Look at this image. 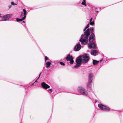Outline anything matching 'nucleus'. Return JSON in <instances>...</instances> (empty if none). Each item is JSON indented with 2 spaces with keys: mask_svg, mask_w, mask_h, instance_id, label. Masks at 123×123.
Segmentation results:
<instances>
[{
  "mask_svg": "<svg viewBox=\"0 0 123 123\" xmlns=\"http://www.w3.org/2000/svg\"><path fill=\"white\" fill-rule=\"evenodd\" d=\"M94 30L93 27H91L87 29L86 31L84 33L83 36L82 35L79 41H80L82 44L84 45L86 44L88 41V38L89 35H90V32H92Z\"/></svg>",
  "mask_w": 123,
  "mask_h": 123,
  "instance_id": "obj_1",
  "label": "nucleus"
},
{
  "mask_svg": "<svg viewBox=\"0 0 123 123\" xmlns=\"http://www.w3.org/2000/svg\"><path fill=\"white\" fill-rule=\"evenodd\" d=\"M89 57L88 55L85 54L82 56H80L76 60V64L74 67V68L79 67L81 65V63H85L88 61Z\"/></svg>",
  "mask_w": 123,
  "mask_h": 123,
  "instance_id": "obj_2",
  "label": "nucleus"
},
{
  "mask_svg": "<svg viewBox=\"0 0 123 123\" xmlns=\"http://www.w3.org/2000/svg\"><path fill=\"white\" fill-rule=\"evenodd\" d=\"M23 11L24 12H22L20 15V17L21 18H22L19 19L17 18L16 20L17 22L22 21L25 18L26 16L27 13V12L25 9H23Z\"/></svg>",
  "mask_w": 123,
  "mask_h": 123,
  "instance_id": "obj_3",
  "label": "nucleus"
},
{
  "mask_svg": "<svg viewBox=\"0 0 123 123\" xmlns=\"http://www.w3.org/2000/svg\"><path fill=\"white\" fill-rule=\"evenodd\" d=\"M77 91L79 93L85 95H87L88 94L87 91L84 88L81 86L78 87Z\"/></svg>",
  "mask_w": 123,
  "mask_h": 123,
  "instance_id": "obj_4",
  "label": "nucleus"
},
{
  "mask_svg": "<svg viewBox=\"0 0 123 123\" xmlns=\"http://www.w3.org/2000/svg\"><path fill=\"white\" fill-rule=\"evenodd\" d=\"M98 106L101 110L106 111H109L110 110V109L109 107L103 105L101 104H98Z\"/></svg>",
  "mask_w": 123,
  "mask_h": 123,
  "instance_id": "obj_5",
  "label": "nucleus"
},
{
  "mask_svg": "<svg viewBox=\"0 0 123 123\" xmlns=\"http://www.w3.org/2000/svg\"><path fill=\"white\" fill-rule=\"evenodd\" d=\"M93 76V74L92 73H90L89 74V80L87 83V86L89 88H90L91 85V83L92 82V80L93 79L92 77Z\"/></svg>",
  "mask_w": 123,
  "mask_h": 123,
  "instance_id": "obj_6",
  "label": "nucleus"
},
{
  "mask_svg": "<svg viewBox=\"0 0 123 123\" xmlns=\"http://www.w3.org/2000/svg\"><path fill=\"white\" fill-rule=\"evenodd\" d=\"M66 59L68 61H70V63L73 64L74 62L73 60V57L72 55L69 54L66 57Z\"/></svg>",
  "mask_w": 123,
  "mask_h": 123,
  "instance_id": "obj_7",
  "label": "nucleus"
},
{
  "mask_svg": "<svg viewBox=\"0 0 123 123\" xmlns=\"http://www.w3.org/2000/svg\"><path fill=\"white\" fill-rule=\"evenodd\" d=\"M81 48V46L79 43H77L74 48V50L75 51H77L80 50Z\"/></svg>",
  "mask_w": 123,
  "mask_h": 123,
  "instance_id": "obj_8",
  "label": "nucleus"
},
{
  "mask_svg": "<svg viewBox=\"0 0 123 123\" xmlns=\"http://www.w3.org/2000/svg\"><path fill=\"white\" fill-rule=\"evenodd\" d=\"M95 39L94 34L93 33H92L90 36L89 40V41L90 42H92L93 40H94Z\"/></svg>",
  "mask_w": 123,
  "mask_h": 123,
  "instance_id": "obj_9",
  "label": "nucleus"
},
{
  "mask_svg": "<svg viewBox=\"0 0 123 123\" xmlns=\"http://www.w3.org/2000/svg\"><path fill=\"white\" fill-rule=\"evenodd\" d=\"M41 85L43 88L45 89H47L49 88L50 86L44 82H43L41 83Z\"/></svg>",
  "mask_w": 123,
  "mask_h": 123,
  "instance_id": "obj_10",
  "label": "nucleus"
},
{
  "mask_svg": "<svg viewBox=\"0 0 123 123\" xmlns=\"http://www.w3.org/2000/svg\"><path fill=\"white\" fill-rule=\"evenodd\" d=\"M11 15L10 14H8L4 16L2 18V20L3 21H6L8 20L7 19L11 18Z\"/></svg>",
  "mask_w": 123,
  "mask_h": 123,
  "instance_id": "obj_11",
  "label": "nucleus"
},
{
  "mask_svg": "<svg viewBox=\"0 0 123 123\" xmlns=\"http://www.w3.org/2000/svg\"><path fill=\"white\" fill-rule=\"evenodd\" d=\"M89 47L90 48H96V46L95 44L94 43H92L90 44L89 46Z\"/></svg>",
  "mask_w": 123,
  "mask_h": 123,
  "instance_id": "obj_12",
  "label": "nucleus"
},
{
  "mask_svg": "<svg viewBox=\"0 0 123 123\" xmlns=\"http://www.w3.org/2000/svg\"><path fill=\"white\" fill-rule=\"evenodd\" d=\"M91 54L92 55L96 56L98 55V53L96 50H93L92 51L91 53Z\"/></svg>",
  "mask_w": 123,
  "mask_h": 123,
  "instance_id": "obj_13",
  "label": "nucleus"
},
{
  "mask_svg": "<svg viewBox=\"0 0 123 123\" xmlns=\"http://www.w3.org/2000/svg\"><path fill=\"white\" fill-rule=\"evenodd\" d=\"M45 63L46 64V67L47 68L49 67L51 64V63L49 62H45Z\"/></svg>",
  "mask_w": 123,
  "mask_h": 123,
  "instance_id": "obj_14",
  "label": "nucleus"
},
{
  "mask_svg": "<svg viewBox=\"0 0 123 123\" xmlns=\"http://www.w3.org/2000/svg\"><path fill=\"white\" fill-rule=\"evenodd\" d=\"M98 61H97L95 60H94L93 61V63L94 65H95L98 63Z\"/></svg>",
  "mask_w": 123,
  "mask_h": 123,
  "instance_id": "obj_15",
  "label": "nucleus"
},
{
  "mask_svg": "<svg viewBox=\"0 0 123 123\" xmlns=\"http://www.w3.org/2000/svg\"><path fill=\"white\" fill-rule=\"evenodd\" d=\"M92 18H91L90 20V24L92 25H93L94 24V21H92Z\"/></svg>",
  "mask_w": 123,
  "mask_h": 123,
  "instance_id": "obj_16",
  "label": "nucleus"
},
{
  "mask_svg": "<svg viewBox=\"0 0 123 123\" xmlns=\"http://www.w3.org/2000/svg\"><path fill=\"white\" fill-rule=\"evenodd\" d=\"M81 4L85 6H86V0H83V1L81 3Z\"/></svg>",
  "mask_w": 123,
  "mask_h": 123,
  "instance_id": "obj_17",
  "label": "nucleus"
},
{
  "mask_svg": "<svg viewBox=\"0 0 123 123\" xmlns=\"http://www.w3.org/2000/svg\"><path fill=\"white\" fill-rule=\"evenodd\" d=\"M60 63L62 65L64 66L65 65L64 63L62 62H60Z\"/></svg>",
  "mask_w": 123,
  "mask_h": 123,
  "instance_id": "obj_18",
  "label": "nucleus"
},
{
  "mask_svg": "<svg viewBox=\"0 0 123 123\" xmlns=\"http://www.w3.org/2000/svg\"><path fill=\"white\" fill-rule=\"evenodd\" d=\"M48 91L50 93H51L53 91L52 89H49Z\"/></svg>",
  "mask_w": 123,
  "mask_h": 123,
  "instance_id": "obj_19",
  "label": "nucleus"
},
{
  "mask_svg": "<svg viewBox=\"0 0 123 123\" xmlns=\"http://www.w3.org/2000/svg\"><path fill=\"white\" fill-rule=\"evenodd\" d=\"M11 3L12 5L15 6V5H17V4L14 3L13 2H11Z\"/></svg>",
  "mask_w": 123,
  "mask_h": 123,
  "instance_id": "obj_20",
  "label": "nucleus"
},
{
  "mask_svg": "<svg viewBox=\"0 0 123 123\" xmlns=\"http://www.w3.org/2000/svg\"><path fill=\"white\" fill-rule=\"evenodd\" d=\"M45 61L46 62L47 60L48 59V58L47 57V56H46L45 57Z\"/></svg>",
  "mask_w": 123,
  "mask_h": 123,
  "instance_id": "obj_21",
  "label": "nucleus"
},
{
  "mask_svg": "<svg viewBox=\"0 0 123 123\" xmlns=\"http://www.w3.org/2000/svg\"><path fill=\"white\" fill-rule=\"evenodd\" d=\"M41 73H40V74H39V77H38V78L34 82V83H35V82L37 81V80L39 78V77H40V75H41Z\"/></svg>",
  "mask_w": 123,
  "mask_h": 123,
  "instance_id": "obj_22",
  "label": "nucleus"
},
{
  "mask_svg": "<svg viewBox=\"0 0 123 123\" xmlns=\"http://www.w3.org/2000/svg\"><path fill=\"white\" fill-rule=\"evenodd\" d=\"M89 24H88L86 26V28H87L89 27Z\"/></svg>",
  "mask_w": 123,
  "mask_h": 123,
  "instance_id": "obj_23",
  "label": "nucleus"
},
{
  "mask_svg": "<svg viewBox=\"0 0 123 123\" xmlns=\"http://www.w3.org/2000/svg\"><path fill=\"white\" fill-rule=\"evenodd\" d=\"M87 29L86 27H85L83 31H85Z\"/></svg>",
  "mask_w": 123,
  "mask_h": 123,
  "instance_id": "obj_24",
  "label": "nucleus"
},
{
  "mask_svg": "<svg viewBox=\"0 0 123 123\" xmlns=\"http://www.w3.org/2000/svg\"><path fill=\"white\" fill-rule=\"evenodd\" d=\"M95 11L96 12H97L98 11L96 10V9H97V8L96 7H95Z\"/></svg>",
  "mask_w": 123,
  "mask_h": 123,
  "instance_id": "obj_25",
  "label": "nucleus"
},
{
  "mask_svg": "<svg viewBox=\"0 0 123 123\" xmlns=\"http://www.w3.org/2000/svg\"><path fill=\"white\" fill-rule=\"evenodd\" d=\"M8 6L9 7V9H10L11 7V6Z\"/></svg>",
  "mask_w": 123,
  "mask_h": 123,
  "instance_id": "obj_26",
  "label": "nucleus"
},
{
  "mask_svg": "<svg viewBox=\"0 0 123 123\" xmlns=\"http://www.w3.org/2000/svg\"><path fill=\"white\" fill-rule=\"evenodd\" d=\"M102 60H101L100 61V62H101L102 61Z\"/></svg>",
  "mask_w": 123,
  "mask_h": 123,
  "instance_id": "obj_27",
  "label": "nucleus"
},
{
  "mask_svg": "<svg viewBox=\"0 0 123 123\" xmlns=\"http://www.w3.org/2000/svg\"><path fill=\"white\" fill-rule=\"evenodd\" d=\"M34 84V83H33L32 84H31V86L33 85Z\"/></svg>",
  "mask_w": 123,
  "mask_h": 123,
  "instance_id": "obj_28",
  "label": "nucleus"
},
{
  "mask_svg": "<svg viewBox=\"0 0 123 123\" xmlns=\"http://www.w3.org/2000/svg\"><path fill=\"white\" fill-rule=\"evenodd\" d=\"M23 22H24V23H25V21H23Z\"/></svg>",
  "mask_w": 123,
  "mask_h": 123,
  "instance_id": "obj_29",
  "label": "nucleus"
}]
</instances>
